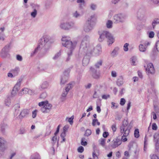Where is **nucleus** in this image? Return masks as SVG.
<instances>
[{
	"label": "nucleus",
	"mask_w": 159,
	"mask_h": 159,
	"mask_svg": "<svg viewBox=\"0 0 159 159\" xmlns=\"http://www.w3.org/2000/svg\"><path fill=\"white\" fill-rule=\"evenodd\" d=\"M61 40L62 42V45L68 48V50H67L68 57L66 60V61H68L70 59V57L72 55V52L77 44V42H72L70 40V38L66 36L63 37Z\"/></svg>",
	"instance_id": "obj_1"
},
{
	"label": "nucleus",
	"mask_w": 159,
	"mask_h": 159,
	"mask_svg": "<svg viewBox=\"0 0 159 159\" xmlns=\"http://www.w3.org/2000/svg\"><path fill=\"white\" fill-rule=\"evenodd\" d=\"M89 37L86 35L83 38L80 48V51L86 55H89L93 52V48L92 47H89Z\"/></svg>",
	"instance_id": "obj_2"
},
{
	"label": "nucleus",
	"mask_w": 159,
	"mask_h": 159,
	"mask_svg": "<svg viewBox=\"0 0 159 159\" xmlns=\"http://www.w3.org/2000/svg\"><path fill=\"white\" fill-rule=\"evenodd\" d=\"M95 19V15H91L88 18L84 27V30L86 32H89L93 28Z\"/></svg>",
	"instance_id": "obj_3"
},
{
	"label": "nucleus",
	"mask_w": 159,
	"mask_h": 159,
	"mask_svg": "<svg viewBox=\"0 0 159 159\" xmlns=\"http://www.w3.org/2000/svg\"><path fill=\"white\" fill-rule=\"evenodd\" d=\"M50 37L48 35H44L39 41V43L38 46L31 53V56H33L37 52L39 48H42L44 46H46V44L49 41Z\"/></svg>",
	"instance_id": "obj_4"
},
{
	"label": "nucleus",
	"mask_w": 159,
	"mask_h": 159,
	"mask_svg": "<svg viewBox=\"0 0 159 159\" xmlns=\"http://www.w3.org/2000/svg\"><path fill=\"white\" fill-rule=\"evenodd\" d=\"M106 38L107 39V42L109 45L112 44L114 41V39L111 33L109 32L104 31L100 34L98 40L100 42H102Z\"/></svg>",
	"instance_id": "obj_5"
},
{
	"label": "nucleus",
	"mask_w": 159,
	"mask_h": 159,
	"mask_svg": "<svg viewBox=\"0 0 159 159\" xmlns=\"http://www.w3.org/2000/svg\"><path fill=\"white\" fill-rule=\"evenodd\" d=\"M40 107L43 106L41 108V111L44 113L49 112L52 108V105L49 103L48 101H42L39 103Z\"/></svg>",
	"instance_id": "obj_6"
},
{
	"label": "nucleus",
	"mask_w": 159,
	"mask_h": 159,
	"mask_svg": "<svg viewBox=\"0 0 159 159\" xmlns=\"http://www.w3.org/2000/svg\"><path fill=\"white\" fill-rule=\"evenodd\" d=\"M130 127L128 125V122L127 120H124L123 122L122 126L121 127L120 132L124 133V135L128 136L130 132Z\"/></svg>",
	"instance_id": "obj_7"
},
{
	"label": "nucleus",
	"mask_w": 159,
	"mask_h": 159,
	"mask_svg": "<svg viewBox=\"0 0 159 159\" xmlns=\"http://www.w3.org/2000/svg\"><path fill=\"white\" fill-rule=\"evenodd\" d=\"M70 72V70L69 69H67L64 71L61 78L60 84L61 85H64L67 82Z\"/></svg>",
	"instance_id": "obj_8"
},
{
	"label": "nucleus",
	"mask_w": 159,
	"mask_h": 159,
	"mask_svg": "<svg viewBox=\"0 0 159 159\" xmlns=\"http://www.w3.org/2000/svg\"><path fill=\"white\" fill-rule=\"evenodd\" d=\"M125 16L122 14H118L113 16V20L115 23H118L124 22L125 20Z\"/></svg>",
	"instance_id": "obj_9"
},
{
	"label": "nucleus",
	"mask_w": 159,
	"mask_h": 159,
	"mask_svg": "<svg viewBox=\"0 0 159 159\" xmlns=\"http://www.w3.org/2000/svg\"><path fill=\"white\" fill-rule=\"evenodd\" d=\"M74 23L73 22H62L61 23L60 27L62 29L67 30L74 26Z\"/></svg>",
	"instance_id": "obj_10"
},
{
	"label": "nucleus",
	"mask_w": 159,
	"mask_h": 159,
	"mask_svg": "<svg viewBox=\"0 0 159 159\" xmlns=\"http://www.w3.org/2000/svg\"><path fill=\"white\" fill-rule=\"evenodd\" d=\"M22 81V80L21 79H19L17 83L14 87L11 92V94L13 96H14L20 89Z\"/></svg>",
	"instance_id": "obj_11"
},
{
	"label": "nucleus",
	"mask_w": 159,
	"mask_h": 159,
	"mask_svg": "<svg viewBox=\"0 0 159 159\" xmlns=\"http://www.w3.org/2000/svg\"><path fill=\"white\" fill-rule=\"evenodd\" d=\"M90 70L91 71L92 76L95 79H98L100 77V74L99 71H97V70L92 67L90 68Z\"/></svg>",
	"instance_id": "obj_12"
},
{
	"label": "nucleus",
	"mask_w": 159,
	"mask_h": 159,
	"mask_svg": "<svg viewBox=\"0 0 159 159\" xmlns=\"http://www.w3.org/2000/svg\"><path fill=\"white\" fill-rule=\"evenodd\" d=\"M6 141L3 138L0 137V154L4 152L7 148L5 146Z\"/></svg>",
	"instance_id": "obj_13"
},
{
	"label": "nucleus",
	"mask_w": 159,
	"mask_h": 159,
	"mask_svg": "<svg viewBox=\"0 0 159 159\" xmlns=\"http://www.w3.org/2000/svg\"><path fill=\"white\" fill-rule=\"evenodd\" d=\"M121 143V141L119 139L115 138L112 141L111 146L112 148H114L120 145Z\"/></svg>",
	"instance_id": "obj_14"
},
{
	"label": "nucleus",
	"mask_w": 159,
	"mask_h": 159,
	"mask_svg": "<svg viewBox=\"0 0 159 159\" xmlns=\"http://www.w3.org/2000/svg\"><path fill=\"white\" fill-rule=\"evenodd\" d=\"M146 70L148 73L152 74L154 73V69L152 63H149L147 65Z\"/></svg>",
	"instance_id": "obj_15"
},
{
	"label": "nucleus",
	"mask_w": 159,
	"mask_h": 159,
	"mask_svg": "<svg viewBox=\"0 0 159 159\" xmlns=\"http://www.w3.org/2000/svg\"><path fill=\"white\" fill-rule=\"evenodd\" d=\"M93 159H98V157L96 153L99 154V150L94 146L93 147Z\"/></svg>",
	"instance_id": "obj_16"
},
{
	"label": "nucleus",
	"mask_w": 159,
	"mask_h": 159,
	"mask_svg": "<svg viewBox=\"0 0 159 159\" xmlns=\"http://www.w3.org/2000/svg\"><path fill=\"white\" fill-rule=\"evenodd\" d=\"M123 80L124 77L122 76H119L116 82L117 85L118 86H121L124 84Z\"/></svg>",
	"instance_id": "obj_17"
},
{
	"label": "nucleus",
	"mask_w": 159,
	"mask_h": 159,
	"mask_svg": "<svg viewBox=\"0 0 159 159\" xmlns=\"http://www.w3.org/2000/svg\"><path fill=\"white\" fill-rule=\"evenodd\" d=\"M87 55L85 56L83 60V65L84 66L87 65L89 62V57Z\"/></svg>",
	"instance_id": "obj_18"
},
{
	"label": "nucleus",
	"mask_w": 159,
	"mask_h": 159,
	"mask_svg": "<svg viewBox=\"0 0 159 159\" xmlns=\"http://www.w3.org/2000/svg\"><path fill=\"white\" fill-rule=\"evenodd\" d=\"M29 111L27 109L23 110L20 112V115L23 117L27 116L29 114Z\"/></svg>",
	"instance_id": "obj_19"
},
{
	"label": "nucleus",
	"mask_w": 159,
	"mask_h": 159,
	"mask_svg": "<svg viewBox=\"0 0 159 159\" xmlns=\"http://www.w3.org/2000/svg\"><path fill=\"white\" fill-rule=\"evenodd\" d=\"M29 89L27 88H24L19 93V95L21 96L25 94H29Z\"/></svg>",
	"instance_id": "obj_20"
},
{
	"label": "nucleus",
	"mask_w": 159,
	"mask_h": 159,
	"mask_svg": "<svg viewBox=\"0 0 159 159\" xmlns=\"http://www.w3.org/2000/svg\"><path fill=\"white\" fill-rule=\"evenodd\" d=\"M72 15L73 17L76 18H78L82 16V14L77 11H76L73 13Z\"/></svg>",
	"instance_id": "obj_21"
},
{
	"label": "nucleus",
	"mask_w": 159,
	"mask_h": 159,
	"mask_svg": "<svg viewBox=\"0 0 159 159\" xmlns=\"http://www.w3.org/2000/svg\"><path fill=\"white\" fill-rule=\"evenodd\" d=\"M7 128V125L6 124H2L0 125V129L1 132L2 133L5 132V129Z\"/></svg>",
	"instance_id": "obj_22"
},
{
	"label": "nucleus",
	"mask_w": 159,
	"mask_h": 159,
	"mask_svg": "<svg viewBox=\"0 0 159 159\" xmlns=\"http://www.w3.org/2000/svg\"><path fill=\"white\" fill-rule=\"evenodd\" d=\"M139 51L142 52H145L147 49V48L142 44L139 45Z\"/></svg>",
	"instance_id": "obj_23"
},
{
	"label": "nucleus",
	"mask_w": 159,
	"mask_h": 159,
	"mask_svg": "<svg viewBox=\"0 0 159 159\" xmlns=\"http://www.w3.org/2000/svg\"><path fill=\"white\" fill-rule=\"evenodd\" d=\"M48 86V84L47 81L44 82L40 85L41 88L42 89H46Z\"/></svg>",
	"instance_id": "obj_24"
},
{
	"label": "nucleus",
	"mask_w": 159,
	"mask_h": 159,
	"mask_svg": "<svg viewBox=\"0 0 159 159\" xmlns=\"http://www.w3.org/2000/svg\"><path fill=\"white\" fill-rule=\"evenodd\" d=\"M138 18L139 20H142L143 19L145 20V16L143 14H141L140 12H139L137 14Z\"/></svg>",
	"instance_id": "obj_25"
},
{
	"label": "nucleus",
	"mask_w": 159,
	"mask_h": 159,
	"mask_svg": "<svg viewBox=\"0 0 159 159\" xmlns=\"http://www.w3.org/2000/svg\"><path fill=\"white\" fill-rule=\"evenodd\" d=\"M112 22L111 20H108L106 23L107 27L108 28H111L112 26Z\"/></svg>",
	"instance_id": "obj_26"
},
{
	"label": "nucleus",
	"mask_w": 159,
	"mask_h": 159,
	"mask_svg": "<svg viewBox=\"0 0 159 159\" xmlns=\"http://www.w3.org/2000/svg\"><path fill=\"white\" fill-rule=\"evenodd\" d=\"M159 23V19H155L152 23V27L153 28H154L156 25L157 24Z\"/></svg>",
	"instance_id": "obj_27"
},
{
	"label": "nucleus",
	"mask_w": 159,
	"mask_h": 159,
	"mask_svg": "<svg viewBox=\"0 0 159 159\" xmlns=\"http://www.w3.org/2000/svg\"><path fill=\"white\" fill-rule=\"evenodd\" d=\"M134 136L136 138H138L139 137V131L138 129H136L134 130Z\"/></svg>",
	"instance_id": "obj_28"
},
{
	"label": "nucleus",
	"mask_w": 159,
	"mask_h": 159,
	"mask_svg": "<svg viewBox=\"0 0 159 159\" xmlns=\"http://www.w3.org/2000/svg\"><path fill=\"white\" fill-rule=\"evenodd\" d=\"M102 61L101 60H99L95 64V66L96 68H98L100 66H101L102 64Z\"/></svg>",
	"instance_id": "obj_29"
},
{
	"label": "nucleus",
	"mask_w": 159,
	"mask_h": 159,
	"mask_svg": "<svg viewBox=\"0 0 159 159\" xmlns=\"http://www.w3.org/2000/svg\"><path fill=\"white\" fill-rule=\"evenodd\" d=\"M5 104L6 106H9L11 104V100L9 98H8L5 101Z\"/></svg>",
	"instance_id": "obj_30"
},
{
	"label": "nucleus",
	"mask_w": 159,
	"mask_h": 159,
	"mask_svg": "<svg viewBox=\"0 0 159 159\" xmlns=\"http://www.w3.org/2000/svg\"><path fill=\"white\" fill-rule=\"evenodd\" d=\"M72 88V84H69L67 85V86L65 88V90L68 92L69 90Z\"/></svg>",
	"instance_id": "obj_31"
},
{
	"label": "nucleus",
	"mask_w": 159,
	"mask_h": 159,
	"mask_svg": "<svg viewBox=\"0 0 159 159\" xmlns=\"http://www.w3.org/2000/svg\"><path fill=\"white\" fill-rule=\"evenodd\" d=\"M137 60L136 58L135 57H132L131 58L132 64L133 65H136V61Z\"/></svg>",
	"instance_id": "obj_32"
},
{
	"label": "nucleus",
	"mask_w": 159,
	"mask_h": 159,
	"mask_svg": "<svg viewBox=\"0 0 159 159\" xmlns=\"http://www.w3.org/2000/svg\"><path fill=\"white\" fill-rule=\"evenodd\" d=\"M129 44L128 43H126L124 44L123 46L124 50L125 52H127L128 50V46Z\"/></svg>",
	"instance_id": "obj_33"
},
{
	"label": "nucleus",
	"mask_w": 159,
	"mask_h": 159,
	"mask_svg": "<svg viewBox=\"0 0 159 159\" xmlns=\"http://www.w3.org/2000/svg\"><path fill=\"white\" fill-rule=\"evenodd\" d=\"M105 139H101L99 141V143L102 146L104 147L105 145Z\"/></svg>",
	"instance_id": "obj_34"
},
{
	"label": "nucleus",
	"mask_w": 159,
	"mask_h": 159,
	"mask_svg": "<svg viewBox=\"0 0 159 159\" xmlns=\"http://www.w3.org/2000/svg\"><path fill=\"white\" fill-rule=\"evenodd\" d=\"M61 55V51H60L59 52L56 53L54 56L53 57V59L54 60H56L57 59L58 57Z\"/></svg>",
	"instance_id": "obj_35"
},
{
	"label": "nucleus",
	"mask_w": 159,
	"mask_h": 159,
	"mask_svg": "<svg viewBox=\"0 0 159 159\" xmlns=\"http://www.w3.org/2000/svg\"><path fill=\"white\" fill-rule=\"evenodd\" d=\"M85 140V139L84 138H83L81 139V144L82 145L85 146L87 144V142L86 141H84Z\"/></svg>",
	"instance_id": "obj_36"
},
{
	"label": "nucleus",
	"mask_w": 159,
	"mask_h": 159,
	"mask_svg": "<svg viewBox=\"0 0 159 159\" xmlns=\"http://www.w3.org/2000/svg\"><path fill=\"white\" fill-rule=\"evenodd\" d=\"M92 133L91 131L89 129H87L85 133V135L87 136H89Z\"/></svg>",
	"instance_id": "obj_37"
},
{
	"label": "nucleus",
	"mask_w": 159,
	"mask_h": 159,
	"mask_svg": "<svg viewBox=\"0 0 159 159\" xmlns=\"http://www.w3.org/2000/svg\"><path fill=\"white\" fill-rule=\"evenodd\" d=\"M37 14V11L36 9H34L33 11L31 13V16L33 18H35Z\"/></svg>",
	"instance_id": "obj_38"
},
{
	"label": "nucleus",
	"mask_w": 159,
	"mask_h": 159,
	"mask_svg": "<svg viewBox=\"0 0 159 159\" xmlns=\"http://www.w3.org/2000/svg\"><path fill=\"white\" fill-rule=\"evenodd\" d=\"M151 42L147 41H145L142 44H143V45L145 46L147 48L148 46L150 45Z\"/></svg>",
	"instance_id": "obj_39"
},
{
	"label": "nucleus",
	"mask_w": 159,
	"mask_h": 159,
	"mask_svg": "<svg viewBox=\"0 0 159 159\" xmlns=\"http://www.w3.org/2000/svg\"><path fill=\"white\" fill-rule=\"evenodd\" d=\"M47 95L46 93L44 92L42 93L40 96V98L42 99H45L47 97Z\"/></svg>",
	"instance_id": "obj_40"
},
{
	"label": "nucleus",
	"mask_w": 159,
	"mask_h": 159,
	"mask_svg": "<svg viewBox=\"0 0 159 159\" xmlns=\"http://www.w3.org/2000/svg\"><path fill=\"white\" fill-rule=\"evenodd\" d=\"M19 71V67H16L12 71L13 73L17 75Z\"/></svg>",
	"instance_id": "obj_41"
},
{
	"label": "nucleus",
	"mask_w": 159,
	"mask_h": 159,
	"mask_svg": "<svg viewBox=\"0 0 159 159\" xmlns=\"http://www.w3.org/2000/svg\"><path fill=\"white\" fill-rule=\"evenodd\" d=\"M9 48V46H5L2 49V52H5L7 51L8 48Z\"/></svg>",
	"instance_id": "obj_42"
},
{
	"label": "nucleus",
	"mask_w": 159,
	"mask_h": 159,
	"mask_svg": "<svg viewBox=\"0 0 159 159\" xmlns=\"http://www.w3.org/2000/svg\"><path fill=\"white\" fill-rule=\"evenodd\" d=\"M125 100L124 98H121L120 99V104L121 106H123L125 103Z\"/></svg>",
	"instance_id": "obj_43"
},
{
	"label": "nucleus",
	"mask_w": 159,
	"mask_h": 159,
	"mask_svg": "<svg viewBox=\"0 0 159 159\" xmlns=\"http://www.w3.org/2000/svg\"><path fill=\"white\" fill-rule=\"evenodd\" d=\"M111 104L112 105L111 107L112 109H116L118 107V105L117 104L116 105L115 103H114L113 102H111Z\"/></svg>",
	"instance_id": "obj_44"
},
{
	"label": "nucleus",
	"mask_w": 159,
	"mask_h": 159,
	"mask_svg": "<svg viewBox=\"0 0 159 159\" xmlns=\"http://www.w3.org/2000/svg\"><path fill=\"white\" fill-rule=\"evenodd\" d=\"M14 107V109L15 110V111H16L17 110H18L20 108V105H19V104H15L14 107Z\"/></svg>",
	"instance_id": "obj_45"
},
{
	"label": "nucleus",
	"mask_w": 159,
	"mask_h": 159,
	"mask_svg": "<svg viewBox=\"0 0 159 159\" xmlns=\"http://www.w3.org/2000/svg\"><path fill=\"white\" fill-rule=\"evenodd\" d=\"M84 150V148L82 146H80L78 148V152H80V153H82L83 152Z\"/></svg>",
	"instance_id": "obj_46"
},
{
	"label": "nucleus",
	"mask_w": 159,
	"mask_h": 159,
	"mask_svg": "<svg viewBox=\"0 0 159 159\" xmlns=\"http://www.w3.org/2000/svg\"><path fill=\"white\" fill-rule=\"evenodd\" d=\"M111 75L113 77H116L117 76V73L115 71H112L111 72Z\"/></svg>",
	"instance_id": "obj_47"
},
{
	"label": "nucleus",
	"mask_w": 159,
	"mask_h": 159,
	"mask_svg": "<svg viewBox=\"0 0 159 159\" xmlns=\"http://www.w3.org/2000/svg\"><path fill=\"white\" fill-rule=\"evenodd\" d=\"M102 97L103 99H107L110 98V95L109 94L103 95H102Z\"/></svg>",
	"instance_id": "obj_48"
},
{
	"label": "nucleus",
	"mask_w": 159,
	"mask_h": 159,
	"mask_svg": "<svg viewBox=\"0 0 159 159\" xmlns=\"http://www.w3.org/2000/svg\"><path fill=\"white\" fill-rule=\"evenodd\" d=\"M154 139H159V132L156 133L153 136Z\"/></svg>",
	"instance_id": "obj_49"
},
{
	"label": "nucleus",
	"mask_w": 159,
	"mask_h": 159,
	"mask_svg": "<svg viewBox=\"0 0 159 159\" xmlns=\"http://www.w3.org/2000/svg\"><path fill=\"white\" fill-rule=\"evenodd\" d=\"M155 142H156L155 146L156 149H158L159 146V143L158 142V139H154Z\"/></svg>",
	"instance_id": "obj_50"
},
{
	"label": "nucleus",
	"mask_w": 159,
	"mask_h": 159,
	"mask_svg": "<svg viewBox=\"0 0 159 159\" xmlns=\"http://www.w3.org/2000/svg\"><path fill=\"white\" fill-rule=\"evenodd\" d=\"M154 35V33L153 31H151L149 32V37L150 38H153Z\"/></svg>",
	"instance_id": "obj_51"
},
{
	"label": "nucleus",
	"mask_w": 159,
	"mask_h": 159,
	"mask_svg": "<svg viewBox=\"0 0 159 159\" xmlns=\"http://www.w3.org/2000/svg\"><path fill=\"white\" fill-rule=\"evenodd\" d=\"M157 127L155 123H153L152 125V129L153 130H157Z\"/></svg>",
	"instance_id": "obj_52"
},
{
	"label": "nucleus",
	"mask_w": 159,
	"mask_h": 159,
	"mask_svg": "<svg viewBox=\"0 0 159 159\" xmlns=\"http://www.w3.org/2000/svg\"><path fill=\"white\" fill-rule=\"evenodd\" d=\"M155 47L158 52H159V41L156 43Z\"/></svg>",
	"instance_id": "obj_53"
},
{
	"label": "nucleus",
	"mask_w": 159,
	"mask_h": 159,
	"mask_svg": "<svg viewBox=\"0 0 159 159\" xmlns=\"http://www.w3.org/2000/svg\"><path fill=\"white\" fill-rule=\"evenodd\" d=\"M123 134H124V133H123ZM127 136H124V134H123V135L121 137V141L123 142H125L127 140V139L126 138L124 137H126Z\"/></svg>",
	"instance_id": "obj_54"
},
{
	"label": "nucleus",
	"mask_w": 159,
	"mask_h": 159,
	"mask_svg": "<svg viewBox=\"0 0 159 159\" xmlns=\"http://www.w3.org/2000/svg\"><path fill=\"white\" fill-rule=\"evenodd\" d=\"M68 93V92L67 91L65 90L63 91V92L62 94V96L64 97H65L67 94Z\"/></svg>",
	"instance_id": "obj_55"
},
{
	"label": "nucleus",
	"mask_w": 159,
	"mask_h": 159,
	"mask_svg": "<svg viewBox=\"0 0 159 159\" xmlns=\"http://www.w3.org/2000/svg\"><path fill=\"white\" fill-rule=\"evenodd\" d=\"M117 51L115 49H114L112 51V52L111 53V54L112 56L114 57L117 54Z\"/></svg>",
	"instance_id": "obj_56"
},
{
	"label": "nucleus",
	"mask_w": 159,
	"mask_h": 159,
	"mask_svg": "<svg viewBox=\"0 0 159 159\" xmlns=\"http://www.w3.org/2000/svg\"><path fill=\"white\" fill-rule=\"evenodd\" d=\"M131 102L130 101L128 102L127 104V110L128 111L130 109L131 107Z\"/></svg>",
	"instance_id": "obj_57"
},
{
	"label": "nucleus",
	"mask_w": 159,
	"mask_h": 159,
	"mask_svg": "<svg viewBox=\"0 0 159 159\" xmlns=\"http://www.w3.org/2000/svg\"><path fill=\"white\" fill-rule=\"evenodd\" d=\"M37 115V111L36 110L32 112V116L33 118H35Z\"/></svg>",
	"instance_id": "obj_58"
},
{
	"label": "nucleus",
	"mask_w": 159,
	"mask_h": 159,
	"mask_svg": "<svg viewBox=\"0 0 159 159\" xmlns=\"http://www.w3.org/2000/svg\"><path fill=\"white\" fill-rule=\"evenodd\" d=\"M111 128L114 132H115L116 129V125L115 124L111 126Z\"/></svg>",
	"instance_id": "obj_59"
},
{
	"label": "nucleus",
	"mask_w": 159,
	"mask_h": 159,
	"mask_svg": "<svg viewBox=\"0 0 159 159\" xmlns=\"http://www.w3.org/2000/svg\"><path fill=\"white\" fill-rule=\"evenodd\" d=\"M35 91L33 90L29 89V94L32 95L35 93Z\"/></svg>",
	"instance_id": "obj_60"
},
{
	"label": "nucleus",
	"mask_w": 159,
	"mask_h": 159,
	"mask_svg": "<svg viewBox=\"0 0 159 159\" xmlns=\"http://www.w3.org/2000/svg\"><path fill=\"white\" fill-rule=\"evenodd\" d=\"M16 59L17 60L21 61L22 60V58L21 56L20 55H17L16 56Z\"/></svg>",
	"instance_id": "obj_61"
},
{
	"label": "nucleus",
	"mask_w": 159,
	"mask_h": 159,
	"mask_svg": "<svg viewBox=\"0 0 159 159\" xmlns=\"http://www.w3.org/2000/svg\"><path fill=\"white\" fill-rule=\"evenodd\" d=\"M98 120L97 119H93V120L92 125L93 126H95L96 125V123H97V122L98 121Z\"/></svg>",
	"instance_id": "obj_62"
},
{
	"label": "nucleus",
	"mask_w": 159,
	"mask_h": 159,
	"mask_svg": "<svg viewBox=\"0 0 159 159\" xmlns=\"http://www.w3.org/2000/svg\"><path fill=\"white\" fill-rule=\"evenodd\" d=\"M151 159H158V157L156 155H153L150 156Z\"/></svg>",
	"instance_id": "obj_63"
},
{
	"label": "nucleus",
	"mask_w": 159,
	"mask_h": 159,
	"mask_svg": "<svg viewBox=\"0 0 159 159\" xmlns=\"http://www.w3.org/2000/svg\"><path fill=\"white\" fill-rule=\"evenodd\" d=\"M96 5L94 4H92L91 5V8L92 10H95L96 9Z\"/></svg>",
	"instance_id": "obj_64"
}]
</instances>
